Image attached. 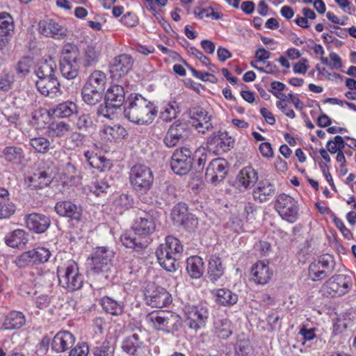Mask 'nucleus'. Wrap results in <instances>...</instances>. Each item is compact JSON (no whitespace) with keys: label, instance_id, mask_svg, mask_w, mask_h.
<instances>
[{"label":"nucleus","instance_id":"f257e3e1","mask_svg":"<svg viewBox=\"0 0 356 356\" xmlns=\"http://www.w3.org/2000/svg\"><path fill=\"white\" fill-rule=\"evenodd\" d=\"M156 229V224L152 215L143 213L135 221L134 232H126L121 237L122 244L140 252L147 247V240L140 236H146L152 233Z\"/></svg>","mask_w":356,"mask_h":356},{"label":"nucleus","instance_id":"f03ea898","mask_svg":"<svg viewBox=\"0 0 356 356\" xmlns=\"http://www.w3.org/2000/svg\"><path fill=\"white\" fill-rule=\"evenodd\" d=\"M157 112L154 104L140 95H131L124 111L125 118L139 125L151 124L155 119Z\"/></svg>","mask_w":356,"mask_h":356},{"label":"nucleus","instance_id":"7ed1b4c3","mask_svg":"<svg viewBox=\"0 0 356 356\" xmlns=\"http://www.w3.org/2000/svg\"><path fill=\"white\" fill-rule=\"evenodd\" d=\"M183 251L180 241L171 236L165 238L156 250V255L160 266L167 271L173 272L177 269V260Z\"/></svg>","mask_w":356,"mask_h":356},{"label":"nucleus","instance_id":"20e7f679","mask_svg":"<svg viewBox=\"0 0 356 356\" xmlns=\"http://www.w3.org/2000/svg\"><path fill=\"white\" fill-rule=\"evenodd\" d=\"M146 321L156 330L168 332L177 330L181 325L179 315L169 311H154L145 317Z\"/></svg>","mask_w":356,"mask_h":356},{"label":"nucleus","instance_id":"39448f33","mask_svg":"<svg viewBox=\"0 0 356 356\" xmlns=\"http://www.w3.org/2000/svg\"><path fill=\"white\" fill-rule=\"evenodd\" d=\"M130 183L134 189L140 194H145L150 190L154 181L152 170L147 165H134L129 175Z\"/></svg>","mask_w":356,"mask_h":356},{"label":"nucleus","instance_id":"423d86ee","mask_svg":"<svg viewBox=\"0 0 356 356\" xmlns=\"http://www.w3.org/2000/svg\"><path fill=\"white\" fill-rule=\"evenodd\" d=\"M334 261L330 254H324L312 262L308 268V276L314 282L321 280L332 273Z\"/></svg>","mask_w":356,"mask_h":356},{"label":"nucleus","instance_id":"0eeeda50","mask_svg":"<svg viewBox=\"0 0 356 356\" xmlns=\"http://www.w3.org/2000/svg\"><path fill=\"white\" fill-rule=\"evenodd\" d=\"M58 275L60 284L69 291H76L82 286L83 277L79 272L76 264L74 261L70 262L65 268L58 270Z\"/></svg>","mask_w":356,"mask_h":356},{"label":"nucleus","instance_id":"6e6552de","mask_svg":"<svg viewBox=\"0 0 356 356\" xmlns=\"http://www.w3.org/2000/svg\"><path fill=\"white\" fill-rule=\"evenodd\" d=\"M352 286L350 277L344 275L332 276L321 287V291L327 296H341L348 292Z\"/></svg>","mask_w":356,"mask_h":356},{"label":"nucleus","instance_id":"1a4fd4ad","mask_svg":"<svg viewBox=\"0 0 356 356\" xmlns=\"http://www.w3.org/2000/svg\"><path fill=\"white\" fill-rule=\"evenodd\" d=\"M51 255L49 249L38 247L21 254L15 259V264L19 268H26L29 266L44 264L48 261Z\"/></svg>","mask_w":356,"mask_h":356},{"label":"nucleus","instance_id":"9d476101","mask_svg":"<svg viewBox=\"0 0 356 356\" xmlns=\"http://www.w3.org/2000/svg\"><path fill=\"white\" fill-rule=\"evenodd\" d=\"M144 296L147 303L152 307H163L172 302L171 295L164 288L153 282L147 284Z\"/></svg>","mask_w":356,"mask_h":356},{"label":"nucleus","instance_id":"9b49d317","mask_svg":"<svg viewBox=\"0 0 356 356\" xmlns=\"http://www.w3.org/2000/svg\"><path fill=\"white\" fill-rule=\"evenodd\" d=\"M275 207L280 216L289 222H294L298 216L297 202L291 196L280 194L277 196Z\"/></svg>","mask_w":356,"mask_h":356},{"label":"nucleus","instance_id":"f8f14e48","mask_svg":"<svg viewBox=\"0 0 356 356\" xmlns=\"http://www.w3.org/2000/svg\"><path fill=\"white\" fill-rule=\"evenodd\" d=\"M191 151L186 147L176 149L172 156L170 166L177 175L187 174L192 168L193 159Z\"/></svg>","mask_w":356,"mask_h":356},{"label":"nucleus","instance_id":"ddd939ff","mask_svg":"<svg viewBox=\"0 0 356 356\" xmlns=\"http://www.w3.org/2000/svg\"><path fill=\"white\" fill-rule=\"evenodd\" d=\"M186 322L190 328L197 330L205 325L209 316L207 307L186 305L184 308Z\"/></svg>","mask_w":356,"mask_h":356},{"label":"nucleus","instance_id":"4468645a","mask_svg":"<svg viewBox=\"0 0 356 356\" xmlns=\"http://www.w3.org/2000/svg\"><path fill=\"white\" fill-rule=\"evenodd\" d=\"M234 139L227 131H218L207 140V147L216 154L227 152L233 147Z\"/></svg>","mask_w":356,"mask_h":356},{"label":"nucleus","instance_id":"2eb2a0df","mask_svg":"<svg viewBox=\"0 0 356 356\" xmlns=\"http://www.w3.org/2000/svg\"><path fill=\"white\" fill-rule=\"evenodd\" d=\"M190 135L189 125L185 122L176 121L169 128L163 143L168 147H173L179 142L184 141Z\"/></svg>","mask_w":356,"mask_h":356},{"label":"nucleus","instance_id":"dca6fc26","mask_svg":"<svg viewBox=\"0 0 356 356\" xmlns=\"http://www.w3.org/2000/svg\"><path fill=\"white\" fill-rule=\"evenodd\" d=\"M113 257V252L111 250L104 247L97 248L91 257L90 271L93 273L108 271Z\"/></svg>","mask_w":356,"mask_h":356},{"label":"nucleus","instance_id":"f3484780","mask_svg":"<svg viewBox=\"0 0 356 356\" xmlns=\"http://www.w3.org/2000/svg\"><path fill=\"white\" fill-rule=\"evenodd\" d=\"M134 60L128 54H120L115 57L109 65L111 76L113 79H119L126 75L132 68Z\"/></svg>","mask_w":356,"mask_h":356},{"label":"nucleus","instance_id":"a211bd4d","mask_svg":"<svg viewBox=\"0 0 356 356\" xmlns=\"http://www.w3.org/2000/svg\"><path fill=\"white\" fill-rule=\"evenodd\" d=\"M189 114L192 126L199 132L205 134L213 129L211 123V116L208 112L201 107H194L190 109Z\"/></svg>","mask_w":356,"mask_h":356},{"label":"nucleus","instance_id":"6ab92c4d","mask_svg":"<svg viewBox=\"0 0 356 356\" xmlns=\"http://www.w3.org/2000/svg\"><path fill=\"white\" fill-rule=\"evenodd\" d=\"M227 162L218 158L213 160L206 171V178L212 184H216L221 181L227 175Z\"/></svg>","mask_w":356,"mask_h":356},{"label":"nucleus","instance_id":"aec40b11","mask_svg":"<svg viewBox=\"0 0 356 356\" xmlns=\"http://www.w3.org/2000/svg\"><path fill=\"white\" fill-rule=\"evenodd\" d=\"M35 86L38 90L46 97L54 98L61 94L60 83L56 74L38 79Z\"/></svg>","mask_w":356,"mask_h":356},{"label":"nucleus","instance_id":"412c9836","mask_svg":"<svg viewBox=\"0 0 356 356\" xmlns=\"http://www.w3.org/2000/svg\"><path fill=\"white\" fill-rule=\"evenodd\" d=\"M15 29L12 16L6 12L0 13V50L10 42Z\"/></svg>","mask_w":356,"mask_h":356},{"label":"nucleus","instance_id":"4be33fe9","mask_svg":"<svg viewBox=\"0 0 356 356\" xmlns=\"http://www.w3.org/2000/svg\"><path fill=\"white\" fill-rule=\"evenodd\" d=\"M102 54V44L99 42H90L82 50L81 62L83 67L95 66L99 60Z\"/></svg>","mask_w":356,"mask_h":356},{"label":"nucleus","instance_id":"5701e85b","mask_svg":"<svg viewBox=\"0 0 356 356\" xmlns=\"http://www.w3.org/2000/svg\"><path fill=\"white\" fill-rule=\"evenodd\" d=\"M38 30L41 34L56 39L64 38L67 35L66 28L52 19L40 21Z\"/></svg>","mask_w":356,"mask_h":356},{"label":"nucleus","instance_id":"b1692460","mask_svg":"<svg viewBox=\"0 0 356 356\" xmlns=\"http://www.w3.org/2000/svg\"><path fill=\"white\" fill-rule=\"evenodd\" d=\"M55 211L60 216L67 217L76 222H80L82 217L81 207L70 201H60L56 203Z\"/></svg>","mask_w":356,"mask_h":356},{"label":"nucleus","instance_id":"393cba45","mask_svg":"<svg viewBox=\"0 0 356 356\" xmlns=\"http://www.w3.org/2000/svg\"><path fill=\"white\" fill-rule=\"evenodd\" d=\"M276 193L274 184L268 179L261 180L253 189L252 196L255 200L264 202L271 199Z\"/></svg>","mask_w":356,"mask_h":356},{"label":"nucleus","instance_id":"a878e982","mask_svg":"<svg viewBox=\"0 0 356 356\" xmlns=\"http://www.w3.org/2000/svg\"><path fill=\"white\" fill-rule=\"evenodd\" d=\"M26 324V317L21 312L13 310L4 316L0 325L2 330L19 329Z\"/></svg>","mask_w":356,"mask_h":356},{"label":"nucleus","instance_id":"bb28decb","mask_svg":"<svg viewBox=\"0 0 356 356\" xmlns=\"http://www.w3.org/2000/svg\"><path fill=\"white\" fill-rule=\"evenodd\" d=\"M75 342L74 336L68 331H62L57 333L51 342V348L58 352H64L72 347Z\"/></svg>","mask_w":356,"mask_h":356},{"label":"nucleus","instance_id":"cd10ccee","mask_svg":"<svg viewBox=\"0 0 356 356\" xmlns=\"http://www.w3.org/2000/svg\"><path fill=\"white\" fill-rule=\"evenodd\" d=\"M27 227L36 233H43L50 225L49 217L36 213L28 215L26 218Z\"/></svg>","mask_w":356,"mask_h":356},{"label":"nucleus","instance_id":"c85d7f7f","mask_svg":"<svg viewBox=\"0 0 356 356\" xmlns=\"http://www.w3.org/2000/svg\"><path fill=\"white\" fill-rule=\"evenodd\" d=\"M251 275L255 283L265 284L270 280L273 271L264 261H259L253 265Z\"/></svg>","mask_w":356,"mask_h":356},{"label":"nucleus","instance_id":"c756f323","mask_svg":"<svg viewBox=\"0 0 356 356\" xmlns=\"http://www.w3.org/2000/svg\"><path fill=\"white\" fill-rule=\"evenodd\" d=\"M125 92L124 88L120 85H113L107 90L105 101L109 106L120 108L124 102Z\"/></svg>","mask_w":356,"mask_h":356},{"label":"nucleus","instance_id":"7c9ffc66","mask_svg":"<svg viewBox=\"0 0 356 356\" xmlns=\"http://www.w3.org/2000/svg\"><path fill=\"white\" fill-rule=\"evenodd\" d=\"M257 180L258 174L257 171L250 166L243 168L238 175V181L239 184L245 188L254 186Z\"/></svg>","mask_w":356,"mask_h":356},{"label":"nucleus","instance_id":"2f4dec72","mask_svg":"<svg viewBox=\"0 0 356 356\" xmlns=\"http://www.w3.org/2000/svg\"><path fill=\"white\" fill-rule=\"evenodd\" d=\"M76 111V105L71 101H66L58 104L55 108H51L49 111V114H52L57 118H67Z\"/></svg>","mask_w":356,"mask_h":356},{"label":"nucleus","instance_id":"473e14b6","mask_svg":"<svg viewBox=\"0 0 356 356\" xmlns=\"http://www.w3.org/2000/svg\"><path fill=\"white\" fill-rule=\"evenodd\" d=\"M6 243L12 248H23L29 241L28 234L22 229H16L6 236Z\"/></svg>","mask_w":356,"mask_h":356},{"label":"nucleus","instance_id":"72a5a7b5","mask_svg":"<svg viewBox=\"0 0 356 356\" xmlns=\"http://www.w3.org/2000/svg\"><path fill=\"white\" fill-rule=\"evenodd\" d=\"M106 83V74L100 70H95L88 78L85 86L103 92L105 89Z\"/></svg>","mask_w":356,"mask_h":356},{"label":"nucleus","instance_id":"f704fd0d","mask_svg":"<svg viewBox=\"0 0 356 356\" xmlns=\"http://www.w3.org/2000/svg\"><path fill=\"white\" fill-rule=\"evenodd\" d=\"M224 273L221 259L216 256H212L209 261L208 277L212 282L218 280Z\"/></svg>","mask_w":356,"mask_h":356},{"label":"nucleus","instance_id":"c9c22d12","mask_svg":"<svg viewBox=\"0 0 356 356\" xmlns=\"http://www.w3.org/2000/svg\"><path fill=\"white\" fill-rule=\"evenodd\" d=\"M204 263L200 257H191L187 259L186 270L192 278H200L204 270Z\"/></svg>","mask_w":356,"mask_h":356},{"label":"nucleus","instance_id":"e433bc0d","mask_svg":"<svg viewBox=\"0 0 356 356\" xmlns=\"http://www.w3.org/2000/svg\"><path fill=\"white\" fill-rule=\"evenodd\" d=\"M54 177L51 173L46 171H40L34 173L29 181L31 185L35 188H43L47 186L52 181Z\"/></svg>","mask_w":356,"mask_h":356},{"label":"nucleus","instance_id":"4c0bfd02","mask_svg":"<svg viewBox=\"0 0 356 356\" xmlns=\"http://www.w3.org/2000/svg\"><path fill=\"white\" fill-rule=\"evenodd\" d=\"M237 300L238 296L229 289H219L216 292V301L221 305H233Z\"/></svg>","mask_w":356,"mask_h":356},{"label":"nucleus","instance_id":"58836bf2","mask_svg":"<svg viewBox=\"0 0 356 356\" xmlns=\"http://www.w3.org/2000/svg\"><path fill=\"white\" fill-rule=\"evenodd\" d=\"M102 305L104 309L113 316H119L123 313L124 305L113 298L105 296L102 299Z\"/></svg>","mask_w":356,"mask_h":356},{"label":"nucleus","instance_id":"ea45409f","mask_svg":"<svg viewBox=\"0 0 356 356\" xmlns=\"http://www.w3.org/2000/svg\"><path fill=\"white\" fill-rule=\"evenodd\" d=\"M71 131V127L65 122H54L47 127V132L51 137H63Z\"/></svg>","mask_w":356,"mask_h":356},{"label":"nucleus","instance_id":"a19ab883","mask_svg":"<svg viewBox=\"0 0 356 356\" xmlns=\"http://www.w3.org/2000/svg\"><path fill=\"white\" fill-rule=\"evenodd\" d=\"M63 174L64 179L69 181L71 185L77 186L81 184L82 177L76 167L70 162L66 163Z\"/></svg>","mask_w":356,"mask_h":356},{"label":"nucleus","instance_id":"79ce46f5","mask_svg":"<svg viewBox=\"0 0 356 356\" xmlns=\"http://www.w3.org/2000/svg\"><path fill=\"white\" fill-rule=\"evenodd\" d=\"M179 113L180 108L178 103L175 101L170 102L161 111L160 118L163 121L170 122L175 119Z\"/></svg>","mask_w":356,"mask_h":356},{"label":"nucleus","instance_id":"37998d69","mask_svg":"<svg viewBox=\"0 0 356 356\" xmlns=\"http://www.w3.org/2000/svg\"><path fill=\"white\" fill-rule=\"evenodd\" d=\"M56 70V63L49 59V60H44L40 63L38 69L35 70V74L38 79L44 77L54 76Z\"/></svg>","mask_w":356,"mask_h":356},{"label":"nucleus","instance_id":"c03bdc74","mask_svg":"<svg viewBox=\"0 0 356 356\" xmlns=\"http://www.w3.org/2000/svg\"><path fill=\"white\" fill-rule=\"evenodd\" d=\"M126 135V130L120 125L104 126L102 130V136L107 140H115L121 139Z\"/></svg>","mask_w":356,"mask_h":356},{"label":"nucleus","instance_id":"a18cd8bd","mask_svg":"<svg viewBox=\"0 0 356 356\" xmlns=\"http://www.w3.org/2000/svg\"><path fill=\"white\" fill-rule=\"evenodd\" d=\"M77 61H60V70L62 75L67 79L76 78L79 74Z\"/></svg>","mask_w":356,"mask_h":356},{"label":"nucleus","instance_id":"49530a36","mask_svg":"<svg viewBox=\"0 0 356 356\" xmlns=\"http://www.w3.org/2000/svg\"><path fill=\"white\" fill-rule=\"evenodd\" d=\"M102 92L97 89L84 86L82 90L83 99L89 105H95L101 100Z\"/></svg>","mask_w":356,"mask_h":356},{"label":"nucleus","instance_id":"de8ad7c7","mask_svg":"<svg viewBox=\"0 0 356 356\" xmlns=\"http://www.w3.org/2000/svg\"><path fill=\"white\" fill-rule=\"evenodd\" d=\"M142 342L137 334L127 337L122 343V349L129 355H134L138 348L140 347Z\"/></svg>","mask_w":356,"mask_h":356},{"label":"nucleus","instance_id":"09e8293b","mask_svg":"<svg viewBox=\"0 0 356 356\" xmlns=\"http://www.w3.org/2000/svg\"><path fill=\"white\" fill-rule=\"evenodd\" d=\"M187 216L188 207L184 203L177 204L172 209V219L178 224L184 225L187 219Z\"/></svg>","mask_w":356,"mask_h":356},{"label":"nucleus","instance_id":"8fccbe9b","mask_svg":"<svg viewBox=\"0 0 356 356\" xmlns=\"http://www.w3.org/2000/svg\"><path fill=\"white\" fill-rule=\"evenodd\" d=\"M216 333L220 339H227L232 334L231 323L228 320H220L216 323Z\"/></svg>","mask_w":356,"mask_h":356},{"label":"nucleus","instance_id":"3c124183","mask_svg":"<svg viewBox=\"0 0 356 356\" xmlns=\"http://www.w3.org/2000/svg\"><path fill=\"white\" fill-rule=\"evenodd\" d=\"M79 53L76 45L67 43L62 49V58L60 61H77Z\"/></svg>","mask_w":356,"mask_h":356},{"label":"nucleus","instance_id":"603ef678","mask_svg":"<svg viewBox=\"0 0 356 356\" xmlns=\"http://www.w3.org/2000/svg\"><path fill=\"white\" fill-rule=\"evenodd\" d=\"M88 163L91 167L98 169L100 171H104L106 169H109L111 167L109 160L104 156H97V154L90 157Z\"/></svg>","mask_w":356,"mask_h":356},{"label":"nucleus","instance_id":"864d4df0","mask_svg":"<svg viewBox=\"0 0 356 356\" xmlns=\"http://www.w3.org/2000/svg\"><path fill=\"white\" fill-rule=\"evenodd\" d=\"M30 145L39 153L45 154L49 149L50 142L44 137L33 138L30 140Z\"/></svg>","mask_w":356,"mask_h":356},{"label":"nucleus","instance_id":"5fc2aeb1","mask_svg":"<svg viewBox=\"0 0 356 356\" xmlns=\"http://www.w3.org/2000/svg\"><path fill=\"white\" fill-rule=\"evenodd\" d=\"M94 356H114V348L107 341L92 349Z\"/></svg>","mask_w":356,"mask_h":356},{"label":"nucleus","instance_id":"6e6d98bb","mask_svg":"<svg viewBox=\"0 0 356 356\" xmlns=\"http://www.w3.org/2000/svg\"><path fill=\"white\" fill-rule=\"evenodd\" d=\"M133 200L127 194H122L114 200V205L120 213L131 208Z\"/></svg>","mask_w":356,"mask_h":356},{"label":"nucleus","instance_id":"4d7b16f0","mask_svg":"<svg viewBox=\"0 0 356 356\" xmlns=\"http://www.w3.org/2000/svg\"><path fill=\"white\" fill-rule=\"evenodd\" d=\"M5 159L8 161L19 160L23 156L22 148L15 146L6 147L3 150Z\"/></svg>","mask_w":356,"mask_h":356},{"label":"nucleus","instance_id":"13d9d810","mask_svg":"<svg viewBox=\"0 0 356 356\" xmlns=\"http://www.w3.org/2000/svg\"><path fill=\"white\" fill-rule=\"evenodd\" d=\"M15 206L9 201V199L0 201V218H6L14 213Z\"/></svg>","mask_w":356,"mask_h":356},{"label":"nucleus","instance_id":"bf43d9fd","mask_svg":"<svg viewBox=\"0 0 356 356\" xmlns=\"http://www.w3.org/2000/svg\"><path fill=\"white\" fill-rule=\"evenodd\" d=\"M236 353L238 356H248L251 351L250 343L247 339H239L235 347Z\"/></svg>","mask_w":356,"mask_h":356},{"label":"nucleus","instance_id":"052dcab7","mask_svg":"<svg viewBox=\"0 0 356 356\" xmlns=\"http://www.w3.org/2000/svg\"><path fill=\"white\" fill-rule=\"evenodd\" d=\"M33 64V60L29 57H24L17 64L16 70L17 74L24 76L27 74Z\"/></svg>","mask_w":356,"mask_h":356},{"label":"nucleus","instance_id":"680f3d73","mask_svg":"<svg viewBox=\"0 0 356 356\" xmlns=\"http://www.w3.org/2000/svg\"><path fill=\"white\" fill-rule=\"evenodd\" d=\"M243 216L247 222H252L257 216V206L251 202L247 203L244 207Z\"/></svg>","mask_w":356,"mask_h":356},{"label":"nucleus","instance_id":"e2e57ef3","mask_svg":"<svg viewBox=\"0 0 356 356\" xmlns=\"http://www.w3.org/2000/svg\"><path fill=\"white\" fill-rule=\"evenodd\" d=\"M14 83V75L5 73L0 76V92H8L12 88Z\"/></svg>","mask_w":356,"mask_h":356},{"label":"nucleus","instance_id":"0e129e2a","mask_svg":"<svg viewBox=\"0 0 356 356\" xmlns=\"http://www.w3.org/2000/svg\"><path fill=\"white\" fill-rule=\"evenodd\" d=\"M108 188L109 185L104 179L95 181L90 187V191L95 194L97 196H99L102 193H105Z\"/></svg>","mask_w":356,"mask_h":356},{"label":"nucleus","instance_id":"69168bd1","mask_svg":"<svg viewBox=\"0 0 356 356\" xmlns=\"http://www.w3.org/2000/svg\"><path fill=\"white\" fill-rule=\"evenodd\" d=\"M89 353V348L85 343L78 344L73 348L69 356H87Z\"/></svg>","mask_w":356,"mask_h":356},{"label":"nucleus","instance_id":"338daca9","mask_svg":"<svg viewBox=\"0 0 356 356\" xmlns=\"http://www.w3.org/2000/svg\"><path fill=\"white\" fill-rule=\"evenodd\" d=\"M79 129H87L92 125V120L88 114L81 115L76 122Z\"/></svg>","mask_w":356,"mask_h":356},{"label":"nucleus","instance_id":"774afa93","mask_svg":"<svg viewBox=\"0 0 356 356\" xmlns=\"http://www.w3.org/2000/svg\"><path fill=\"white\" fill-rule=\"evenodd\" d=\"M116 108V107L109 106L108 104H106V101H105L104 106L101 105L98 108L97 112L99 115H103L105 118H110L113 114L114 110Z\"/></svg>","mask_w":356,"mask_h":356}]
</instances>
